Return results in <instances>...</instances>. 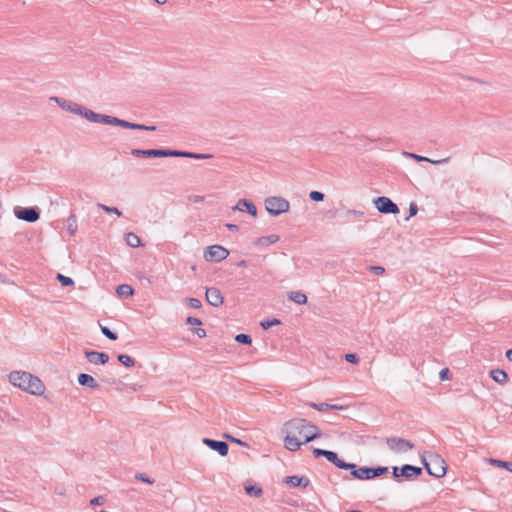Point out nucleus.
Segmentation results:
<instances>
[{
    "mask_svg": "<svg viewBox=\"0 0 512 512\" xmlns=\"http://www.w3.org/2000/svg\"><path fill=\"white\" fill-rule=\"evenodd\" d=\"M229 255V251L221 245L208 246L204 251V258L209 262H221Z\"/></svg>",
    "mask_w": 512,
    "mask_h": 512,
    "instance_id": "1a4fd4ad",
    "label": "nucleus"
},
{
    "mask_svg": "<svg viewBox=\"0 0 512 512\" xmlns=\"http://www.w3.org/2000/svg\"><path fill=\"white\" fill-rule=\"evenodd\" d=\"M284 482L292 487L306 488L310 484V480L306 476L291 475L284 478Z\"/></svg>",
    "mask_w": 512,
    "mask_h": 512,
    "instance_id": "f3484780",
    "label": "nucleus"
},
{
    "mask_svg": "<svg viewBox=\"0 0 512 512\" xmlns=\"http://www.w3.org/2000/svg\"><path fill=\"white\" fill-rule=\"evenodd\" d=\"M237 266H238V267H245V266H247V261H246V260H240V261L237 263Z\"/></svg>",
    "mask_w": 512,
    "mask_h": 512,
    "instance_id": "bf43d9fd",
    "label": "nucleus"
},
{
    "mask_svg": "<svg viewBox=\"0 0 512 512\" xmlns=\"http://www.w3.org/2000/svg\"><path fill=\"white\" fill-rule=\"evenodd\" d=\"M78 383L81 386H86L95 390L99 388V384L96 382V380L91 375L86 373L79 374Z\"/></svg>",
    "mask_w": 512,
    "mask_h": 512,
    "instance_id": "412c9836",
    "label": "nucleus"
},
{
    "mask_svg": "<svg viewBox=\"0 0 512 512\" xmlns=\"http://www.w3.org/2000/svg\"><path fill=\"white\" fill-rule=\"evenodd\" d=\"M157 4L162 5L167 2V0H154Z\"/></svg>",
    "mask_w": 512,
    "mask_h": 512,
    "instance_id": "052dcab7",
    "label": "nucleus"
},
{
    "mask_svg": "<svg viewBox=\"0 0 512 512\" xmlns=\"http://www.w3.org/2000/svg\"><path fill=\"white\" fill-rule=\"evenodd\" d=\"M284 447L289 451H297L301 445L321 437L319 428L303 418H294L283 426Z\"/></svg>",
    "mask_w": 512,
    "mask_h": 512,
    "instance_id": "f257e3e1",
    "label": "nucleus"
},
{
    "mask_svg": "<svg viewBox=\"0 0 512 512\" xmlns=\"http://www.w3.org/2000/svg\"><path fill=\"white\" fill-rule=\"evenodd\" d=\"M57 280L60 282V284L64 287L72 286L74 285V281L72 278L65 276L61 273L57 274Z\"/></svg>",
    "mask_w": 512,
    "mask_h": 512,
    "instance_id": "f704fd0d",
    "label": "nucleus"
},
{
    "mask_svg": "<svg viewBox=\"0 0 512 512\" xmlns=\"http://www.w3.org/2000/svg\"><path fill=\"white\" fill-rule=\"evenodd\" d=\"M109 125L119 126V127L125 128V129H133V130L135 127V123H132V122H129V121H126V120H123V119H120V118H117L114 116L110 117Z\"/></svg>",
    "mask_w": 512,
    "mask_h": 512,
    "instance_id": "5701e85b",
    "label": "nucleus"
},
{
    "mask_svg": "<svg viewBox=\"0 0 512 512\" xmlns=\"http://www.w3.org/2000/svg\"><path fill=\"white\" fill-rule=\"evenodd\" d=\"M344 359L347 362L351 363V364H358L359 361H360V358L355 353H347V354H345L344 355Z\"/></svg>",
    "mask_w": 512,
    "mask_h": 512,
    "instance_id": "a19ab883",
    "label": "nucleus"
},
{
    "mask_svg": "<svg viewBox=\"0 0 512 512\" xmlns=\"http://www.w3.org/2000/svg\"><path fill=\"white\" fill-rule=\"evenodd\" d=\"M186 302H187L188 306L193 309H200L202 307L201 301L197 298H193V297L186 298Z\"/></svg>",
    "mask_w": 512,
    "mask_h": 512,
    "instance_id": "e433bc0d",
    "label": "nucleus"
},
{
    "mask_svg": "<svg viewBox=\"0 0 512 512\" xmlns=\"http://www.w3.org/2000/svg\"><path fill=\"white\" fill-rule=\"evenodd\" d=\"M346 215L360 218V217H363L365 215V213L363 211L356 210V209H348L346 211Z\"/></svg>",
    "mask_w": 512,
    "mask_h": 512,
    "instance_id": "c03bdc74",
    "label": "nucleus"
},
{
    "mask_svg": "<svg viewBox=\"0 0 512 512\" xmlns=\"http://www.w3.org/2000/svg\"><path fill=\"white\" fill-rule=\"evenodd\" d=\"M309 197L312 201L321 202L324 200V194L320 191H311Z\"/></svg>",
    "mask_w": 512,
    "mask_h": 512,
    "instance_id": "58836bf2",
    "label": "nucleus"
},
{
    "mask_svg": "<svg viewBox=\"0 0 512 512\" xmlns=\"http://www.w3.org/2000/svg\"><path fill=\"white\" fill-rule=\"evenodd\" d=\"M288 299L297 304H306L307 303V296L301 291L289 292Z\"/></svg>",
    "mask_w": 512,
    "mask_h": 512,
    "instance_id": "b1692460",
    "label": "nucleus"
},
{
    "mask_svg": "<svg viewBox=\"0 0 512 512\" xmlns=\"http://www.w3.org/2000/svg\"><path fill=\"white\" fill-rule=\"evenodd\" d=\"M98 207L108 214H116L118 217L122 216V212L117 207H110L105 204H98Z\"/></svg>",
    "mask_w": 512,
    "mask_h": 512,
    "instance_id": "72a5a7b5",
    "label": "nucleus"
},
{
    "mask_svg": "<svg viewBox=\"0 0 512 512\" xmlns=\"http://www.w3.org/2000/svg\"><path fill=\"white\" fill-rule=\"evenodd\" d=\"M173 157H183V158H191V159H208V158H211L212 155L188 152V151H181V150H173Z\"/></svg>",
    "mask_w": 512,
    "mask_h": 512,
    "instance_id": "aec40b11",
    "label": "nucleus"
},
{
    "mask_svg": "<svg viewBox=\"0 0 512 512\" xmlns=\"http://www.w3.org/2000/svg\"><path fill=\"white\" fill-rule=\"evenodd\" d=\"M308 405L311 408L316 409V410L321 411V412L329 410V404L328 403H314V402H310V403H308Z\"/></svg>",
    "mask_w": 512,
    "mask_h": 512,
    "instance_id": "4c0bfd02",
    "label": "nucleus"
},
{
    "mask_svg": "<svg viewBox=\"0 0 512 512\" xmlns=\"http://www.w3.org/2000/svg\"><path fill=\"white\" fill-rule=\"evenodd\" d=\"M125 241L128 246L132 248L139 247L141 245V240L138 235L133 232H128L125 234Z\"/></svg>",
    "mask_w": 512,
    "mask_h": 512,
    "instance_id": "a878e982",
    "label": "nucleus"
},
{
    "mask_svg": "<svg viewBox=\"0 0 512 512\" xmlns=\"http://www.w3.org/2000/svg\"><path fill=\"white\" fill-rule=\"evenodd\" d=\"M14 215L19 220H22V221H25L28 223H34L39 220L40 211L37 207L16 206L14 208Z\"/></svg>",
    "mask_w": 512,
    "mask_h": 512,
    "instance_id": "0eeeda50",
    "label": "nucleus"
},
{
    "mask_svg": "<svg viewBox=\"0 0 512 512\" xmlns=\"http://www.w3.org/2000/svg\"><path fill=\"white\" fill-rule=\"evenodd\" d=\"M117 358L118 361L125 367H132L135 364L133 358H131L129 355L119 354Z\"/></svg>",
    "mask_w": 512,
    "mask_h": 512,
    "instance_id": "2f4dec72",
    "label": "nucleus"
},
{
    "mask_svg": "<svg viewBox=\"0 0 512 512\" xmlns=\"http://www.w3.org/2000/svg\"><path fill=\"white\" fill-rule=\"evenodd\" d=\"M80 116L84 117L85 119H87L90 122L100 123V124H105V125H109L110 117H111L110 115L96 113L84 106L81 110Z\"/></svg>",
    "mask_w": 512,
    "mask_h": 512,
    "instance_id": "ddd939ff",
    "label": "nucleus"
},
{
    "mask_svg": "<svg viewBox=\"0 0 512 512\" xmlns=\"http://www.w3.org/2000/svg\"><path fill=\"white\" fill-rule=\"evenodd\" d=\"M312 452L316 458L325 457L329 462L333 463L339 469L346 470V468H352L350 466V463L340 459L337 453L334 451L325 450L321 448H314Z\"/></svg>",
    "mask_w": 512,
    "mask_h": 512,
    "instance_id": "423d86ee",
    "label": "nucleus"
},
{
    "mask_svg": "<svg viewBox=\"0 0 512 512\" xmlns=\"http://www.w3.org/2000/svg\"><path fill=\"white\" fill-rule=\"evenodd\" d=\"M235 341L239 344L250 345L252 343V338L248 334L240 333L235 336Z\"/></svg>",
    "mask_w": 512,
    "mask_h": 512,
    "instance_id": "473e14b6",
    "label": "nucleus"
},
{
    "mask_svg": "<svg viewBox=\"0 0 512 512\" xmlns=\"http://www.w3.org/2000/svg\"><path fill=\"white\" fill-rule=\"evenodd\" d=\"M418 212V207L416 203H411L409 206V216H415Z\"/></svg>",
    "mask_w": 512,
    "mask_h": 512,
    "instance_id": "09e8293b",
    "label": "nucleus"
},
{
    "mask_svg": "<svg viewBox=\"0 0 512 512\" xmlns=\"http://www.w3.org/2000/svg\"><path fill=\"white\" fill-rule=\"evenodd\" d=\"M370 270L376 275H382L385 272L382 266H371Z\"/></svg>",
    "mask_w": 512,
    "mask_h": 512,
    "instance_id": "49530a36",
    "label": "nucleus"
},
{
    "mask_svg": "<svg viewBox=\"0 0 512 512\" xmlns=\"http://www.w3.org/2000/svg\"><path fill=\"white\" fill-rule=\"evenodd\" d=\"M376 209L383 214H398V206L388 197L379 196L373 200Z\"/></svg>",
    "mask_w": 512,
    "mask_h": 512,
    "instance_id": "9b49d317",
    "label": "nucleus"
},
{
    "mask_svg": "<svg viewBox=\"0 0 512 512\" xmlns=\"http://www.w3.org/2000/svg\"><path fill=\"white\" fill-rule=\"evenodd\" d=\"M352 468H346V470L350 471V474L353 478L359 480H371L377 478L383 474L388 473L389 468L386 466H378V467H358L354 463H350Z\"/></svg>",
    "mask_w": 512,
    "mask_h": 512,
    "instance_id": "20e7f679",
    "label": "nucleus"
},
{
    "mask_svg": "<svg viewBox=\"0 0 512 512\" xmlns=\"http://www.w3.org/2000/svg\"><path fill=\"white\" fill-rule=\"evenodd\" d=\"M421 462L429 475L441 478L446 474L447 465L445 460L437 453L424 452L421 455Z\"/></svg>",
    "mask_w": 512,
    "mask_h": 512,
    "instance_id": "7ed1b4c3",
    "label": "nucleus"
},
{
    "mask_svg": "<svg viewBox=\"0 0 512 512\" xmlns=\"http://www.w3.org/2000/svg\"><path fill=\"white\" fill-rule=\"evenodd\" d=\"M265 208L272 216H279L290 209V203L283 197L271 196L265 200Z\"/></svg>",
    "mask_w": 512,
    "mask_h": 512,
    "instance_id": "39448f33",
    "label": "nucleus"
},
{
    "mask_svg": "<svg viewBox=\"0 0 512 512\" xmlns=\"http://www.w3.org/2000/svg\"><path fill=\"white\" fill-rule=\"evenodd\" d=\"M186 323L193 326H200L202 324V321L197 317L189 316L186 319Z\"/></svg>",
    "mask_w": 512,
    "mask_h": 512,
    "instance_id": "a18cd8bd",
    "label": "nucleus"
},
{
    "mask_svg": "<svg viewBox=\"0 0 512 512\" xmlns=\"http://www.w3.org/2000/svg\"><path fill=\"white\" fill-rule=\"evenodd\" d=\"M245 492L247 495L255 498L260 497L263 493L262 489L256 485L245 486Z\"/></svg>",
    "mask_w": 512,
    "mask_h": 512,
    "instance_id": "c85d7f7f",
    "label": "nucleus"
},
{
    "mask_svg": "<svg viewBox=\"0 0 512 512\" xmlns=\"http://www.w3.org/2000/svg\"><path fill=\"white\" fill-rule=\"evenodd\" d=\"M206 301L213 307H219L224 302V297L218 288L211 287L206 289Z\"/></svg>",
    "mask_w": 512,
    "mask_h": 512,
    "instance_id": "2eb2a0df",
    "label": "nucleus"
},
{
    "mask_svg": "<svg viewBox=\"0 0 512 512\" xmlns=\"http://www.w3.org/2000/svg\"><path fill=\"white\" fill-rule=\"evenodd\" d=\"M408 156H410L411 158L415 159L416 161L418 162H422V161H428L432 164H445V163H448L449 161V158H444V159H441V160H431L427 157H424V156H420V155H417V154H414V153H407Z\"/></svg>",
    "mask_w": 512,
    "mask_h": 512,
    "instance_id": "bb28decb",
    "label": "nucleus"
},
{
    "mask_svg": "<svg viewBox=\"0 0 512 512\" xmlns=\"http://www.w3.org/2000/svg\"><path fill=\"white\" fill-rule=\"evenodd\" d=\"M342 405H336V404H329V410H342Z\"/></svg>",
    "mask_w": 512,
    "mask_h": 512,
    "instance_id": "6e6d98bb",
    "label": "nucleus"
},
{
    "mask_svg": "<svg viewBox=\"0 0 512 512\" xmlns=\"http://www.w3.org/2000/svg\"><path fill=\"white\" fill-rule=\"evenodd\" d=\"M400 474L406 479H411L413 477L420 476L422 474V468L410 464H404L400 467Z\"/></svg>",
    "mask_w": 512,
    "mask_h": 512,
    "instance_id": "6ab92c4d",
    "label": "nucleus"
},
{
    "mask_svg": "<svg viewBox=\"0 0 512 512\" xmlns=\"http://www.w3.org/2000/svg\"><path fill=\"white\" fill-rule=\"evenodd\" d=\"M194 334H196L199 338L206 337V331L203 328H196L193 331Z\"/></svg>",
    "mask_w": 512,
    "mask_h": 512,
    "instance_id": "8fccbe9b",
    "label": "nucleus"
},
{
    "mask_svg": "<svg viewBox=\"0 0 512 512\" xmlns=\"http://www.w3.org/2000/svg\"><path fill=\"white\" fill-rule=\"evenodd\" d=\"M204 199H205V197L201 196V195H193L190 197V200L194 203L202 202V201H204Z\"/></svg>",
    "mask_w": 512,
    "mask_h": 512,
    "instance_id": "3c124183",
    "label": "nucleus"
},
{
    "mask_svg": "<svg viewBox=\"0 0 512 512\" xmlns=\"http://www.w3.org/2000/svg\"><path fill=\"white\" fill-rule=\"evenodd\" d=\"M0 282H5V276L2 273H0Z\"/></svg>",
    "mask_w": 512,
    "mask_h": 512,
    "instance_id": "680f3d73",
    "label": "nucleus"
},
{
    "mask_svg": "<svg viewBox=\"0 0 512 512\" xmlns=\"http://www.w3.org/2000/svg\"><path fill=\"white\" fill-rule=\"evenodd\" d=\"M134 130L155 131L156 130V126H154V125L148 126V125H145V124H137V123H135Z\"/></svg>",
    "mask_w": 512,
    "mask_h": 512,
    "instance_id": "37998d69",
    "label": "nucleus"
},
{
    "mask_svg": "<svg viewBox=\"0 0 512 512\" xmlns=\"http://www.w3.org/2000/svg\"><path fill=\"white\" fill-rule=\"evenodd\" d=\"M135 478L139 481H142L144 483H148V484H153L154 483V480L151 479L147 474L145 473H137L135 475Z\"/></svg>",
    "mask_w": 512,
    "mask_h": 512,
    "instance_id": "79ce46f5",
    "label": "nucleus"
},
{
    "mask_svg": "<svg viewBox=\"0 0 512 512\" xmlns=\"http://www.w3.org/2000/svg\"><path fill=\"white\" fill-rule=\"evenodd\" d=\"M489 462H490L493 466L501 467V468H505V469H507L508 471L512 472V462L502 461V460L493 459V458H490V459H489Z\"/></svg>",
    "mask_w": 512,
    "mask_h": 512,
    "instance_id": "7c9ffc66",
    "label": "nucleus"
},
{
    "mask_svg": "<svg viewBox=\"0 0 512 512\" xmlns=\"http://www.w3.org/2000/svg\"><path fill=\"white\" fill-rule=\"evenodd\" d=\"M85 357L92 364L104 365L109 361V355L105 352H97L93 350H86Z\"/></svg>",
    "mask_w": 512,
    "mask_h": 512,
    "instance_id": "dca6fc26",
    "label": "nucleus"
},
{
    "mask_svg": "<svg viewBox=\"0 0 512 512\" xmlns=\"http://www.w3.org/2000/svg\"><path fill=\"white\" fill-rule=\"evenodd\" d=\"M233 210H238L241 212L246 211L253 217L257 215V208L256 206L249 200L246 199H240L237 204L233 207Z\"/></svg>",
    "mask_w": 512,
    "mask_h": 512,
    "instance_id": "a211bd4d",
    "label": "nucleus"
},
{
    "mask_svg": "<svg viewBox=\"0 0 512 512\" xmlns=\"http://www.w3.org/2000/svg\"><path fill=\"white\" fill-rule=\"evenodd\" d=\"M49 100L57 103L63 110L68 111L73 114H76V115H80L81 110L83 108L82 105H80L76 102H73V101H70V100H67V99H64L61 97H57V96H52L49 98Z\"/></svg>",
    "mask_w": 512,
    "mask_h": 512,
    "instance_id": "f8f14e48",
    "label": "nucleus"
},
{
    "mask_svg": "<svg viewBox=\"0 0 512 512\" xmlns=\"http://www.w3.org/2000/svg\"><path fill=\"white\" fill-rule=\"evenodd\" d=\"M131 154L134 157L161 158L173 157L172 149H132Z\"/></svg>",
    "mask_w": 512,
    "mask_h": 512,
    "instance_id": "9d476101",
    "label": "nucleus"
},
{
    "mask_svg": "<svg viewBox=\"0 0 512 512\" xmlns=\"http://www.w3.org/2000/svg\"><path fill=\"white\" fill-rule=\"evenodd\" d=\"M278 324H280V320L277 318H273L271 320L262 321L260 325L263 329H268V328H270L274 325H278Z\"/></svg>",
    "mask_w": 512,
    "mask_h": 512,
    "instance_id": "ea45409f",
    "label": "nucleus"
},
{
    "mask_svg": "<svg viewBox=\"0 0 512 512\" xmlns=\"http://www.w3.org/2000/svg\"><path fill=\"white\" fill-rule=\"evenodd\" d=\"M280 237L276 234L262 236L256 239L255 244L258 246L267 247L271 244L278 242Z\"/></svg>",
    "mask_w": 512,
    "mask_h": 512,
    "instance_id": "4be33fe9",
    "label": "nucleus"
},
{
    "mask_svg": "<svg viewBox=\"0 0 512 512\" xmlns=\"http://www.w3.org/2000/svg\"><path fill=\"white\" fill-rule=\"evenodd\" d=\"M101 332L102 334L107 337L108 339L110 340H117L118 336H117V333L111 331L108 327L106 326H101Z\"/></svg>",
    "mask_w": 512,
    "mask_h": 512,
    "instance_id": "c9c22d12",
    "label": "nucleus"
},
{
    "mask_svg": "<svg viewBox=\"0 0 512 512\" xmlns=\"http://www.w3.org/2000/svg\"><path fill=\"white\" fill-rule=\"evenodd\" d=\"M386 444L388 448L394 453H406L414 448V444L400 437H388L386 438Z\"/></svg>",
    "mask_w": 512,
    "mask_h": 512,
    "instance_id": "6e6552de",
    "label": "nucleus"
},
{
    "mask_svg": "<svg viewBox=\"0 0 512 512\" xmlns=\"http://www.w3.org/2000/svg\"><path fill=\"white\" fill-rule=\"evenodd\" d=\"M116 292L122 296H131L134 293L133 288L128 284H121L117 287Z\"/></svg>",
    "mask_w": 512,
    "mask_h": 512,
    "instance_id": "c756f323",
    "label": "nucleus"
},
{
    "mask_svg": "<svg viewBox=\"0 0 512 512\" xmlns=\"http://www.w3.org/2000/svg\"><path fill=\"white\" fill-rule=\"evenodd\" d=\"M506 357L509 361L512 362V349L507 350Z\"/></svg>",
    "mask_w": 512,
    "mask_h": 512,
    "instance_id": "13d9d810",
    "label": "nucleus"
},
{
    "mask_svg": "<svg viewBox=\"0 0 512 512\" xmlns=\"http://www.w3.org/2000/svg\"><path fill=\"white\" fill-rule=\"evenodd\" d=\"M77 217L74 214H71L67 218V231L70 235H74L77 231Z\"/></svg>",
    "mask_w": 512,
    "mask_h": 512,
    "instance_id": "cd10ccee",
    "label": "nucleus"
},
{
    "mask_svg": "<svg viewBox=\"0 0 512 512\" xmlns=\"http://www.w3.org/2000/svg\"><path fill=\"white\" fill-rule=\"evenodd\" d=\"M490 375H491V378L499 384L505 383L508 379L507 373L501 369H493L490 372Z\"/></svg>",
    "mask_w": 512,
    "mask_h": 512,
    "instance_id": "393cba45",
    "label": "nucleus"
},
{
    "mask_svg": "<svg viewBox=\"0 0 512 512\" xmlns=\"http://www.w3.org/2000/svg\"><path fill=\"white\" fill-rule=\"evenodd\" d=\"M9 381L13 386L32 395H41L45 391V386L42 381L29 372L12 371L9 374Z\"/></svg>",
    "mask_w": 512,
    "mask_h": 512,
    "instance_id": "f03ea898",
    "label": "nucleus"
},
{
    "mask_svg": "<svg viewBox=\"0 0 512 512\" xmlns=\"http://www.w3.org/2000/svg\"><path fill=\"white\" fill-rule=\"evenodd\" d=\"M104 502H105V499L102 496H97V497H94L90 501V504L91 505H102V504H104Z\"/></svg>",
    "mask_w": 512,
    "mask_h": 512,
    "instance_id": "de8ad7c7",
    "label": "nucleus"
},
{
    "mask_svg": "<svg viewBox=\"0 0 512 512\" xmlns=\"http://www.w3.org/2000/svg\"><path fill=\"white\" fill-rule=\"evenodd\" d=\"M225 226L228 230L233 231V232H237L239 230V226L236 224L227 223Z\"/></svg>",
    "mask_w": 512,
    "mask_h": 512,
    "instance_id": "5fc2aeb1",
    "label": "nucleus"
},
{
    "mask_svg": "<svg viewBox=\"0 0 512 512\" xmlns=\"http://www.w3.org/2000/svg\"><path fill=\"white\" fill-rule=\"evenodd\" d=\"M226 437H227L228 439H230L231 441L235 442V443L243 444V442H242V441H240V440H238V439H236V438H234V437H232V436L226 435Z\"/></svg>",
    "mask_w": 512,
    "mask_h": 512,
    "instance_id": "4d7b16f0",
    "label": "nucleus"
},
{
    "mask_svg": "<svg viewBox=\"0 0 512 512\" xmlns=\"http://www.w3.org/2000/svg\"><path fill=\"white\" fill-rule=\"evenodd\" d=\"M347 512H362L360 510H348Z\"/></svg>",
    "mask_w": 512,
    "mask_h": 512,
    "instance_id": "e2e57ef3",
    "label": "nucleus"
},
{
    "mask_svg": "<svg viewBox=\"0 0 512 512\" xmlns=\"http://www.w3.org/2000/svg\"><path fill=\"white\" fill-rule=\"evenodd\" d=\"M202 442L211 450L218 452L220 456H226L228 454L229 446L225 441L203 438Z\"/></svg>",
    "mask_w": 512,
    "mask_h": 512,
    "instance_id": "4468645a",
    "label": "nucleus"
},
{
    "mask_svg": "<svg viewBox=\"0 0 512 512\" xmlns=\"http://www.w3.org/2000/svg\"><path fill=\"white\" fill-rule=\"evenodd\" d=\"M448 374H449V370L448 368H444L440 371L439 375H440V379L441 380H446L448 379Z\"/></svg>",
    "mask_w": 512,
    "mask_h": 512,
    "instance_id": "603ef678",
    "label": "nucleus"
},
{
    "mask_svg": "<svg viewBox=\"0 0 512 512\" xmlns=\"http://www.w3.org/2000/svg\"><path fill=\"white\" fill-rule=\"evenodd\" d=\"M392 476L395 479H398L399 477H402L401 474H400V468L399 467H397V466L393 467V469H392Z\"/></svg>",
    "mask_w": 512,
    "mask_h": 512,
    "instance_id": "864d4df0",
    "label": "nucleus"
}]
</instances>
